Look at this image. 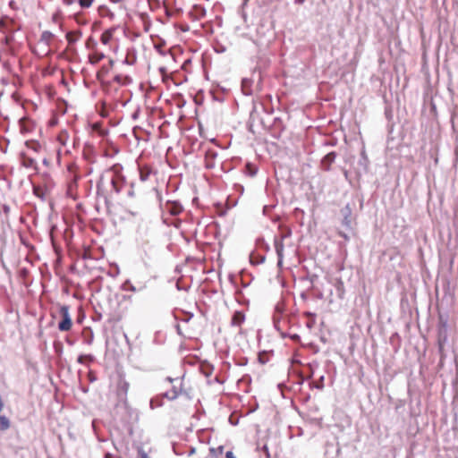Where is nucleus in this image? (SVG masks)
<instances>
[{"instance_id": "1", "label": "nucleus", "mask_w": 458, "mask_h": 458, "mask_svg": "<svg viewBox=\"0 0 458 458\" xmlns=\"http://www.w3.org/2000/svg\"><path fill=\"white\" fill-rule=\"evenodd\" d=\"M118 172V167L114 166V169L103 174L97 182V196L102 199L106 206L122 191L125 184L123 176Z\"/></svg>"}, {"instance_id": "2", "label": "nucleus", "mask_w": 458, "mask_h": 458, "mask_svg": "<svg viewBox=\"0 0 458 458\" xmlns=\"http://www.w3.org/2000/svg\"><path fill=\"white\" fill-rule=\"evenodd\" d=\"M141 250L143 252L141 259L146 265L154 260L157 256V247L151 244L148 241H146L141 244Z\"/></svg>"}, {"instance_id": "3", "label": "nucleus", "mask_w": 458, "mask_h": 458, "mask_svg": "<svg viewBox=\"0 0 458 458\" xmlns=\"http://www.w3.org/2000/svg\"><path fill=\"white\" fill-rule=\"evenodd\" d=\"M60 315L62 320L58 323V329L62 332L69 331L72 328V322L69 313V306L62 305L60 307Z\"/></svg>"}, {"instance_id": "4", "label": "nucleus", "mask_w": 458, "mask_h": 458, "mask_svg": "<svg viewBox=\"0 0 458 458\" xmlns=\"http://www.w3.org/2000/svg\"><path fill=\"white\" fill-rule=\"evenodd\" d=\"M130 388L129 382L123 377H120L117 383V390L116 394L120 402L126 403L127 402V394Z\"/></svg>"}, {"instance_id": "5", "label": "nucleus", "mask_w": 458, "mask_h": 458, "mask_svg": "<svg viewBox=\"0 0 458 458\" xmlns=\"http://www.w3.org/2000/svg\"><path fill=\"white\" fill-rule=\"evenodd\" d=\"M8 22L13 23V21L8 19L7 17H4L0 19V31L6 34V36L3 39V43L6 46L10 45L13 40V31L8 30Z\"/></svg>"}, {"instance_id": "6", "label": "nucleus", "mask_w": 458, "mask_h": 458, "mask_svg": "<svg viewBox=\"0 0 458 458\" xmlns=\"http://www.w3.org/2000/svg\"><path fill=\"white\" fill-rule=\"evenodd\" d=\"M288 235H289V233H286V234L282 235L281 239L275 238V240H274L275 250H276V255H277V258H278L277 266L279 267H282L283 259H284V245L283 241Z\"/></svg>"}, {"instance_id": "7", "label": "nucleus", "mask_w": 458, "mask_h": 458, "mask_svg": "<svg viewBox=\"0 0 458 458\" xmlns=\"http://www.w3.org/2000/svg\"><path fill=\"white\" fill-rule=\"evenodd\" d=\"M182 392V381L179 382V385L174 384L171 390L163 394V397L167 398L169 401L175 400Z\"/></svg>"}, {"instance_id": "8", "label": "nucleus", "mask_w": 458, "mask_h": 458, "mask_svg": "<svg viewBox=\"0 0 458 458\" xmlns=\"http://www.w3.org/2000/svg\"><path fill=\"white\" fill-rule=\"evenodd\" d=\"M341 214L343 216V221L342 224L344 226H345L347 229H351L352 226V208L349 204L345 205L341 209Z\"/></svg>"}, {"instance_id": "9", "label": "nucleus", "mask_w": 458, "mask_h": 458, "mask_svg": "<svg viewBox=\"0 0 458 458\" xmlns=\"http://www.w3.org/2000/svg\"><path fill=\"white\" fill-rule=\"evenodd\" d=\"M337 154L335 151L327 154L321 160V168L325 171H330L331 165L335 162Z\"/></svg>"}, {"instance_id": "10", "label": "nucleus", "mask_w": 458, "mask_h": 458, "mask_svg": "<svg viewBox=\"0 0 458 458\" xmlns=\"http://www.w3.org/2000/svg\"><path fill=\"white\" fill-rule=\"evenodd\" d=\"M21 164L23 167L28 169L38 170V165L34 158L27 156L25 153L20 155Z\"/></svg>"}, {"instance_id": "11", "label": "nucleus", "mask_w": 458, "mask_h": 458, "mask_svg": "<svg viewBox=\"0 0 458 458\" xmlns=\"http://www.w3.org/2000/svg\"><path fill=\"white\" fill-rule=\"evenodd\" d=\"M217 157V153L214 149H208L205 153V166L208 169L215 167V159Z\"/></svg>"}, {"instance_id": "12", "label": "nucleus", "mask_w": 458, "mask_h": 458, "mask_svg": "<svg viewBox=\"0 0 458 458\" xmlns=\"http://www.w3.org/2000/svg\"><path fill=\"white\" fill-rule=\"evenodd\" d=\"M245 320V315L242 311H235L232 317L231 325L240 327Z\"/></svg>"}, {"instance_id": "13", "label": "nucleus", "mask_w": 458, "mask_h": 458, "mask_svg": "<svg viewBox=\"0 0 458 458\" xmlns=\"http://www.w3.org/2000/svg\"><path fill=\"white\" fill-rule=\"evenodd\" d=\"M33 194L44 201L47 197V191L40 185H33Z\"/></svg>"}, {"instance_id": "14", "label": "nucleus", "mask_w": 458, "mask_h": 458, "mask_svg": "<svg viewBox=\"0 0 458 458\" xmlns=\"http://www.w3.org/2000/svg\"><path fill=\"white\" fill-rule=\"evenodd\" d=\"M114 81L120 85H130L132 82V79L130 76L123 74L115 75Z\"/></svg>"}, {"instance_id": "15", "label": "nucleus", "mask_w": 458, "mask_h": 458, "mask_svg": "<svg viewBox=\"0 0 458 458\" xmlns=\"http://www.w3.org/2000/svg\"><path fill=\"white\" fill-rule=\"evenodd\" d=\"M54 34L48 30L42 32L40 36V43H44L46 46H49Z\"/></svg>"}, {"instance_id": "16", "label": "nucleus", "mask_w": 458, "mask_h": 458, "mask_svg": "<svg viewBox=\"0 0 458 458\" xmlns=\"http://www.w3.org/2000/svg\"><path fill=\"white\" fill-rule=\"evenodd\" d=\"M105 58V55L100 52H96L89 56V63L92 64H96Z\"/></svg>"}, {"instance_id": "17", "label": "nucleus", "mask_w": 458, "mask_h": 458, "mask_svg": "<svg viewBox=\"0 0 458 458\" xmlns=\"http://www.w3.org/2000/svg\"><path fill=\"white\" fill-rule=\"evenodd\" d=\"M150 174H151V171H150L149 168H148V167H141L140 169V181H142V182L148 181V178H149Z\"/></svg>"}, {"instance_id": "18", "label": "nucleus", "mask_w": 458, "mask_h": 458, "mask_svg": "<svg viewBox=\"0 0 458 458\" xmlns=\"http://www.w3.org/2000/svg\"><path fill=\"white\" fill-rule=\"evenodd\" d=\"M80 37H81L80 32L75 33V32L70 31L66 34V38H67L69 44H73L74 42H76L78 40V38Z\"/></svg>"}, {"instance_id": "19", "label": "nucleus", "mask_w": 458, "mask_h": 458, "mask_svg": "<svg viewBox=\"0 0 458 458\" xmlns=\"http://www.w3.org/2000/svg\"><path fill=\"white\" fill-rule=\"evenodd\" d=\"M250 263L254 264V265L262 264V263H264V261L266 259L265 256L259 255V256H257V258H255L253 254L250 255Z\"/></svg>"}, {"instance_id": "20", "label": "nucleus", "mask_w": 458, "mask_h": 458, "mask_svg": "<svg viewBox=\"0 0 458 458\" xmlns=\"http://www.w3.org/2000/svg\"><path fill=\"white\" fill-rule=\"evenodd\" d=\"M26 146L36 152L39 151L41 148V145L37 141H26Z\"/></svg>"}, {"instance_id": "21", "label": "nucleus", "mask_w": 458, "mask_h": 458, "mask_svg": "<svg viewBox=\"0 0 458 458\" xmlns=\"http://www.w3.org/2000/svg\"><path fill=\"white\" fill-rule=\"evenodd\" d=\"M368 163H369V160H368V157L365 154V151H362L361 152V158L360 159L359 161V165L363 166V170L366 172L367 169H368Z\"/></svg>"}, {"instance_id": "22", "label": "nucleus", "mask_w": 458, "mask_h": 458, "mask_svg": "<svg viewBox=\"0 0 458 458\" xmlns=\"http://www.w3.org/2000/svg\"><path fill=\"white\" fill-rule=\"evenodd\" d=\"M162 405H163L162 399L159 396H157L150 400V408L151 409H155V408L160 407Z\"/></svg>"}, {"instance_id": "23", "label": "nucleus", "mask_w": 458, "mask_h": 458, "mask_svg": "<svg viewBox=\"0 0 458 458\" xmlns=\"http://www.w3.org/2000/svg\"><path fill=\"white\" fill-rule=\"evenodd\" d=\"M85 360L92 361L94 357L90 354H81L78 357L77 361L81 364L84 363Z\"/></svg>"}, {"instance_id": "24", "label": "nucleus", "mask_w": 458, "mask_h": 458, "mask_svg": "<svg viewBox=\"0 0 458 458\" xmlns=\"http://www.w3.org/2000/svg\"><path fill=\"white\" fill-rule=\"evenodd\" d=\"M78 2L81 8H89L92 4L93 0H78Z\"/></svg>"}, {"instance_id": "25", "label": "nucleus", "mask_w": 458, "mask_h": 458, "mask_svg": "<svg viewBox=\"0 0 458 458\" xmlns=\"http://www.w3.org/2000/svg\"><path fill=\"white\" fill-rule=\"evenodd\" d=\"M136 62V56L135 55H133L131 57H130L129 55H127V57L125 58V60L123 61L124 64H129V65H132L134 64Z\"/></svg>"}, {"instance_id": "26", "label": "nucleus", "mask_w": 458, "mask_h": 458, "mask_svg": "<svg viewBox=\"0 0 458 458\" xmlns=\"http://www.w3.org/2000/svg\"><path fill=\"white\" fill-rule=\"evenodd\" d=\"M254 42L257 46H263L265 44H268L269 40L267 42H264L261 38H259Z\"/></svg>"}, {"instance_id": "27", "label": "nucleus", "mask_w": 458, "mask_h": 458, "mask_svg": "<svg viewBox=\"0 0 458 458\" xmlns=\"http://www.w3.org/2000/svg\"><path fill=\"white\" fill-rule=\"evenodd\" d=\"M247 167L250 169V174L251 176H253V175H255V174H256L257 170H256L255 168H253V169H252L250 164L247 165Z\"/></svg>"}, {"instance_id": "28", "label": "nucleus", "mask_w": 458, "mask_h": 458, "mask_svg": "<svg viewBox=\"0 0 458 458\" xmlns=\"http://www.w3.org/2000/svg\"><path fill=\"white\" fill-rule=\"evenodd\" d=\"M3 211H4V214L7 215L9 213V211H10V207L8 205H4L3 206Z\"/></svg>"}, {"instance_id": "29", "label": "nucleus", "mask_w": 458, "mask_h": 458, "mask_svg": "<svg viewBox=\"0 0 458 458\" xmlns=\"http://www.w3.org/2000/svg\"><path fill=\"white\" fill-rule=\"evenodd\" d=\"M225 458H235V456L232 451H228L226 452Z\"/></svg>"}, {"instance_id": "30", "label": "nucleus", "mask_w": 458, "mask_h": 458, "mask_svg": "<svg viewBox=\"0 0 458 458\" xmlns=\"http://www.w3.org/2000/svg\"><path fill=\"white\" fill-rule=\"evenodd\" d=\"M166 380H167L168 382L172 383V384H173V383H174V382H177V381H178V379H177V378H173V377H166Z\"/></svg>"}, {"instance_id": "31", "label": "nucleus", "mask_w": 458, "mask_h": 458, "mask_svg": "<svg viewBox=\"0 0 458 458\" xmlns=\"http://www.w3.org/2000/svg\"><path fill=\"white\" fill-rule=\"evenodd\" d=\"M140 458H149L148 455L144 451H140Z\"/></svg>"}, {"instance_id": "32", "label": "nucleus", "mask_w": 458, "mask_h": 458, "mask_svg": "<svg viewBox=\"0 0 458 458\" xmlns=\"http://www.w3.org/2000/svg\"><path fill=\"white\" fill-rule=\"evenodd\" d=\"M339 235H340L341 237H343V238H344V240H346V241H347V240H349V236H348L346 233H343V232H340V233H339Z\"/></svg>"}, {"instance_id": "33", "label": "nucleus", "mask_w": 458, "mask_h": 458, "mask_svg": "<svg viewBox=\"0 0 458 458\" xmlns=\"http://www.w3.org/2000/svg\"><path fill=\"white\" fill-rule=\"evenodd\" d=\"M263 449H264V452H266V453H267V457L268 458V457H269V453H268V448H267V445H264Z\"/></svg>"}, {"instance_id": "34", "label": "nucleus", "mask_w": 458, "mask_h": 458, "mask_svg": "<svg viewBox=\"0 0 458 458\" xmlns=\"http://www.w3.org/2000/svg\"><path fill=\"white\" fill-rule=\"evenodd\" d=\"M64 3H65L66 4H73V3H74V0H64Z\"/></svg>"}, {"instance_id": "35", "label": "nucleus", "mask_w": 458, "mask_h": 458, "mask_svg": "<svg viewBox=\"0 0 458 458\" xmlns=\"http://www.w3.org/2000/svg\"><path fill=\"white\" fill-rule=\"evenodd\" d=\"M438 345H439V349L442 350V348H443V341L441 339L438 340Z\"/></svg>"}, {"instance_id": "36", "label": "nucleus", "mask_w": 458, "mask_h": 458, "mask_svg": "<svg viewBox=\"0 0 458 458\" xmlns=\"http://www.w3.org/2000/svg\"><path fill=\"white\" fill-rule=\"evenodd\" d=\"M107 40H108L107 38H106L105 37H102V42H103L104 44H106V43H107Z\"/></svg>"}, {"instance_id": "37", "label": "nucleus", "mask_w": 458, "mask_h": 458, "mask_svg": "<svg viewBox=\"0 0 458 458\" xmlns=\"http://www.w3.org/2000/svg\"><path fill=\"white\" fill-rule=\"evenodd\" d=\"M128 195H129L130 197H133L134 192H133L132 191H128Z\"/></svg>"}, {"instance_id": "38", "label": "nucleus", "mask_w": 458, "mask_h": 458, "mask_svg": "<svg viewBox=\"0 0 458 458\" xmlns=\"http://www.w3.org/2000/svg\"><path fill=\"white\" fill-rule=\"evenodd\" d=\"M344 174L345 178L348 177V172L346 170L344 171Z\"/></svg>"}, {"instance_id": "39", "label": "nucleus", "mask_w": 458, "mask_h": 458, "mask_svg": "<svg viewBox=\"0 0 458 458\" xmlns=\"http://www.w3.org/2000/svg\"><path fill=\"white\" fill-rule=\"evenodd\" d=\"M306 316H314V314L311 312H306Z\"/></svg>"}, {"instance_id": "40", "label": "nucleus", "mask_w": 458, "mask_h": 458, "mask_svg": "<svg viewBox=\"0 0 458 458\" xmlns=\"http://www.w3.org/2000/svg\"><path fill=\"white\" fill-rule=\"evenodd\" d=\"M43 163H44L45 165H47V164H48V162H47V158H44Z\"/></svg>"}, {"instance_id": "41", "label": "nucleus", "mask_w": 458, "mask_h": 458, "mask_svg": "<svg viewBox=\"0 0 458 458\" xmlns=\"http://www.w3.org/2000/svg\"><path fill=\"white\" fill-rule=\"evenodd\" d=\"M275 327L278 328V322L275 320Z\"/></svg>"}, {"instance_id": "42", "label": "nucleus", "mask_w": 458, "mask_h": 458, "mask_svg": "<svg viewBox=\"0 0 458 458\" xmlns=\"http://www.w3.org/2000/svg\"><path fill=\"white\" fill-rule=\"evenodd\" d=\"M131 290L132 292H135V291H136V289H135V287H134V286H131Z\"/></svg>"}, {"instance_id": "43", "label": "nucleus", "mask_w": 458, "mask_h": 458, "mask_svg": "<svg viewBox=\"0 0 458 458\" xmlns=\"http://www.w3.org/2000/svg\"><path fill=\"white\" fill-rule=\"evenodd\" d=\"M293 339H296V338H299V336L297 335H293Z\"/></svg>"}, {"instance_id": "44", "label": "nucleus", "mask_w": 458, "mask_h": 458, "mask_svg": "<svg viewBox=\"0 0 458 458\" xmlns=\"http://www.w3.org/2000/svg\"><path fill=\"white\" fill-rule=\"evenodd\" d=\"M297 2H298V3H301V2H302V0H297Z\"/></svg>"}, {"instance_id": "45", "label": "nucleus", "mask_w": 458, "mask_h": 458, "mask_svg": "<svg viewBox=\"0 0 458 458\" xmlns=\"http://www.w3.org/2000/svg\"><path fill=\"white\" fill-rule=\"evenodd\" d=\"M297 2H298V3H301V2H302V0H297Z\"/></svg>"}]
</instances>
